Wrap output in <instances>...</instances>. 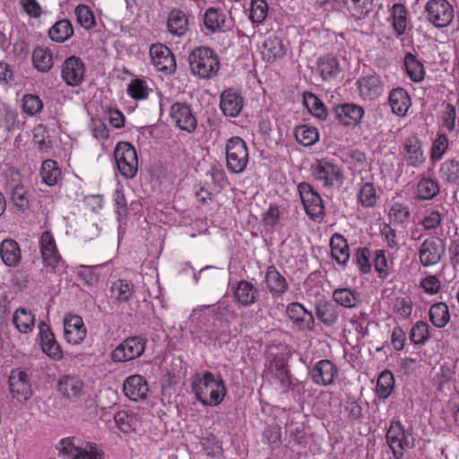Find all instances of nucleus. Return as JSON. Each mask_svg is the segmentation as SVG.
Wrapping results in <instances>:
<instances>
[{"label": "nucleus", "mask_w": 459, "mask_h": 459, "mask_svg": "<svg viewBox=\"0 0 459 459\" xmlns=\"http://www.w3.org/2000/svg\"><path fill=\"white\" fill-rule=\"evenodd\" d=\"M191 387L195 398L206 406L219 405L226 395V387L221 376L215 377L209 371L203 375L195 374L192 377Z\"/></svg>", "instance_id": "1"}, {"label": "nucleus", "mask_w": 459, "mask_h": 459, "mask_svg": "<svg viewBox=\"0 0 459 459\" xmlns=\"http://www.w3.org/2000/svg\"><path fill=\"white\" fill-rule=\"evenodd\" d=\"M187 60L191 74L201 80H210L217 76L221 66L217 52L210 47L194 48Z\"/></svg>", "instance_id": "2"}, {"label": "nucleus", "mask_w": 459, "mask_h": 459, "mask_svg": "<svg viewBox=\"0 0 459 459\" xmlns=\"http://www.w3.org/2000/svg\"><path fill=\"white\" fill-rule=\"evenodd\" d=\"M303 105L310 115H328L329 111L333 115H365L362 106L340 100H330L326 106L312 92H304Z\"/></svg>", "instance_id": "3"}, {"label": "nucleus", "mask_w": 459, "mask_h": 459, "mask_svg": "<svg viewBox=\"0 0 459 459\" xmlns=\"http://www.w3.org/2000/svg\"><path fill=\"white\" fill-rule=\"evenodd\" d=\"M56 448L63 459H105L103 450L97 444L86 442L81 446L74 437L61 439Z\"/></svg>", "instance_id": "4"}, {"label": "nucleus", "mask_w": 459, "mask_h": 459, "mask_svg": "<svg viewBox=\"0 0 459 459\" xmlns=\"http://www.w3.org/2000/svg\"><path fill=\"white\" fill-rule=\"evenodd\" d=\"M386 441L394 456L400 459L404 452L414 446V438L410 429H404L399 420L392 421L386 432Z\"/></svg>", "instance_id": "5"}, {"label": "nucleus", "mask_w": 459, "mask_h": 459, "mask_svg": "<svg viewBox=\"0 0 459 459\" xmlns=\"http://www.w3.org/2000/svg\"><path fill=\"white\" fill-rule=\"evenodd\" d=\"M248 162L246 143L238 136L231 137L226 144V166L230 172L239 174L245 170Z\"/></svg>", "instance_id": "6"}, {"label": "nucleus", "mask_w": 459, "mask_h": 459, "mask_svg": "<svg viewBox=\"0 0 459 459\" xmlns=\"http://www.w3.org/2000/svg\"><path fill=\"white\" fill-rule=\"evenodd\" d=\"M114 159L120 174L126 178H133L138 171V157L132 144L119 142L114 150Z\"/></svg>", "instance_id": "7"}, {"label": "nucleus", "mask_w": 459, "mask_h": 459, "mask_svg": "<svg viewBox=\"0 0 459 459\" xmlns=\"http://www.w3.org/2000/svg\"><path fill=\"white\" fill-rule=\"evenodd\" d=\"M426 20L436 28H446L455 17V10L447 0H429L424 6Z\"/></svg>", "instance_id": "8"}, {"label": "nucleus", "mask_w": 459, "mask_h": 459, "mask_svg": "<svg viewBox=\"0 0 459 459\" xmlns=\"http://www.w3.org/2000/svg\"><path fill=\"white\" fill-rule=\"evenodd\" d=\"M313 178L323 186H333L342 183L343 175L341 169L326 159L316 160L310 167Z\"/></svg>", "instance_id": "9"}, {"label": "nucleus", "mask_w": 459, "mask_h": 459, "mask_svg": "<svg viewBox=\"0 0 459 459\" xmlns=\"http://www.w3.org/2000/svg\"><path fill=\"white\" fill-rule=\"evenodd\" d=\"M298 192L307 215L312 220L323 218L325 214L323 200L311 185L306 182L299 183Z\"/></svg>", "instance_id": "10"}, {"label": "nucleus", "mask_w": 459, "mask_h": 459, "mask_svg": "<svg viewBox=\"0 0 459 459\" xmlns=\"http://www.w3.org/2000/svg\"><path fill=\"white\" fill-rule=\"evenodd\" d=\"M446 252L443 239L437 237L426 238L420 246L419 259L423 267L434 266L442 260Z\"/></svg>", "instance_id": "11"}, {"label": "nucleus", "mask_w": 459, "mask_h": 459, "mask_svg": "<svg viewBox=\"0 0 459 459\" xmlns=\"http://www.w3.org/2000/svg\"><path fill=\"white\" fill-rule=\"evenodd\" d=\"M40 254L44 266L51 268L52 272L61 271L65 268L53 235L49 231H44L40 237Z\"/></svg>", "instance_id": "12"}, {"label": "nucleus", "mask_w": 459, "mask_h": 459, "mask_svg": "<svg viewBox=\"0 0 459 459\" xmlns=\"http://www.w3.org/2000/svg\"><path fill=\"white\" fill-rule=\"evenodd\" d=\"M9 390L12 398L23 403L32 395V389L29 375L21 368H13L10 372Z\"/></svg>", "instance_id": "13"}, {"label": "nucleus", "mask_w": 459, "mask_h": 459, "mask_svg": "<svg viewBox=\"0 0 459 459\" xmlns=\"http://www.w3.org/2000/svg\"><path fill=\"white\" fill-rule=\"evenodd\" d=\"M85 74V64L79 56H71L65 58L61 65V78L68 86L81 85L84 81Z\"/></svg>", "instance_id": "14"}, {"label": "nucleus", "mask_w": 459, "mask_h": 459, "mask_svg": "<svg viewBox=\"0 0 459 459\" xmlns=\"http://www.w3.org/2000/svg\"><path fill=\"white\" fill-rule=\"evenodd\" d=\"M153 66L160 72L171 74L177 67L176 58L171 50L161 43L153 44L149 49Z\"/></svg>", "instance_id": "15"}, {"label": "nucleus", "mask_w": 459, "mask_h": 459, "mask_svg": "<svg viewBox=\"0 0 459 459\" xmlns=\"http://www.w3.org/2000/svg\"><path fill=\"white\" fill-rule=\"evenodd\" d=\"M266 370L279 382L284 393L289 392L291 388L292 381L288 363L283 354H271Z\"/></svg>", "instance_id": "16"}, {"label": "nucleus", "mask_w": 459, "mask_h": 459, "mask_svg": "<svg viewBox=\"0 0 459 459\" xmlns=\"http://www.w3.org/2000/svg\"><path fill=\"white\" fill-rule=\"evenodd\" d=\"M286 314L299 331H313L315 329L314 316L302 304L299 302L288 304Z\"/></svg>", "instance_id": "17"}, {"label": "nucleus", "mask_w": 459, "mask_h": 459, "mask_svg": "<svg viewBox=\"0 0 459 459\" xmlns=\"http://www.w3.org/2000/svg\"><path fill=\"white\" fill-rule=\"evenodd\" d=\"M87 328L82 318L74 314H67L64 317V336L67 342L79 344L86 337Z\"/></svg>", "instance_id": "18"}, {"label": "nucleus", "mask_w": 459, "mask_h": 459, "mask_svg": "<svg viewBox=\"0 0 459 459\" xmlns=\"http://www.w3.org/2000/svg\"><path fill=\"white\" fill-rule=\"evenodd\" d=\"M143 353V341L140 337L127 338L112 352L115 362H124L134 359Z\"/></svg>", "instance_id": "19"}, {"label": "nucleus", "mask_w": 459, "mask_h": 459, "mask_svg": "<svg viewBox=\"0 0 459 459\" xmlns=\"http://www.w3.org/2000/svg\"><path fill=\"white\" fill-rule=\"evenodd\" d=\"M337 373L338 369L332 361L321 359L313 366L309 376L314 384L326 386L333 383Z\"/></svg>", "instance_id": "20"}, {"label": "nucleus", "mask_w": 459, "mask_h": 459, "mask_svg": "<svg viewBox=\"0 0 459 459\" xmlns=\"http://www.w3.org/2000/svg\"><path fill=\"white\" fill-rule=\"evenodd\" d=\"M359 96L363 100H373L382 95L384 84L377 74H368L359 77L356 82Z\"/></svg>", "instance_id": "21"}, {"label": "nucleus", "mask_w": 459, "mask_h": 459, "mask_svg": "<svg viewBox=\"0 0 459 459\" xmlns=\"http://www.w3.org/2000/svg\"><path fill=\"white\" fill-rule=\"evenodd\" d=\"M39 338L42 351L52 359H60L63 357V353L49 325L42 321L39 324Z\"/></svg>", "instance_id": "22"}, {"label": "nucleus", "mask_w": 459, "mask_h": 459, "mask_svg": "<svg viewBox=\"0 0 459 459\" xmlns=\"http://www.w3.org/2000/svg\"><path fill=\"white\" fill-rule=\"evenodd\" d=\"M204 24L205 29L212 34L224 33L230 30L225 13L215 7H209L204 12Z\"/></svg>", "instance_id": "23"}, {"label": "nucleus", "mask_w": 459, "mask_h": 459, "mask_svg": "<svg viewBox=\"0 0 459 459\" xmlns=\"http://www.w3.org/2000/svg\"><path fill=\"white\" fill-rule=\"evenodd\" d=\"M404 158L407 166L419 168L425 160L426 157L422 149V142L416 135L407 137L403 144Z\"/></svg>", "instance_id": "24"}, {"label": "nucleus", "mask_w": 459, "mask_h": 459, "mask_svg": "<svg viewBox=\"0 0 459 459\" xmlns=\"http://www.w3.org/2000/svg\"><path fill=\"white\" fill-rule=\"evenodd\" d=\"M220 99L223 115H239L244 106V98L238 91L232 88L224 90Z\"/></svg>", "instance_id": "25"}, {"label": "nucleus", "mask_w": 459, "mask_h": 459, "mask_svg": "<svg viewBox=\"0 0 459 459\" xmlns=\"http://www.w3.org/2000/svg\"><path fill=\"white\" fill-rule=\"evenodd\" d=\"M233 298L235 301L243 307H250L254 305L258 299L259 290L250 281L241 280L236 287L232 289Z\"/></svg>", "instance_id": "26"}, {"label": "nucleus", "mask_w": 459, "mask_h": 459, "mask_svg": "<svg viewBox=\"0 0 459 459\" xmlns=\"http://www.w3.org/2000/svg\"><path fill=\"white\" fill-rule=\"evenodd\" d=\"M264 283L273 297H281L289 290L287 280L274 265L267 267Z\"/></svg>", "instance_id": "27"}, {"label": "nucleus", "mask_w": 459, "mask_h": 459, "mask_svg": "<svg viewBox=\"0 0 459 459\" xmlns=\"http://www.w3.org/2000/svg\"><path fill=\"white\" fill-rule=\"evenodd\" d=\"M316 71L323 81H332L338 77L342 69L335 56L325 55L316 61Z\"/></svg>", "instance_id": "28"}, {"label": "nucleus", "mask_w": 459, "mask_h": 459, "mask_svg": "<svg viewBox=\"0 0 459 459\" xmlns=\"http://www.w3.org/2000/svg\"><path fill=\"white\" fill-rule=\"evenodd\" d=\"M0 257L8 267H16L22 259V252L17 241L5 238L0 243Z\"/></svg>", "instance_id": "29"}, {"label": "nucleus", "mask_w": 459, "mask_h": 459, "mask_svg": "<svg viewBox=\"0 0 459 459\" xmlns=\"http://www.w3.org/2000/svg\"><path fill=\"white\" fill-rule=\"evenodd\" d=\"M390 21L395 37L401 38L404 35L409 24L408 10L404 4L399 3L393 4Z\"/></svg>", "instance_id": "30"}, {"label": "nucleus", "mask_w": 459, "mask_h": 459, "mask_svg": "<svg viewBox=\"0 0 459 459\" xmlns=\"http://www.w3.org/2000/svg\"><path fill=\"white\" fill-rule=\"evenodd\" d=\"M168 31L178 38L185 36L188 30V18L186 14L179 10L173 9L169 12L167 19Z\"/></svg>", "instance_id": "31"}, {"label": "nucleus", "mask_w": 459, "mask_h": 459, "mask_svg": "<svg viewBox=\"0 0 459 459\" xmlns=\"http://www.w3.org/2000/svg\"><path fill=\"white\" fill-rule=\"evenodd\" d=\"M263 56L269 63L282 58L285 54V47L281 38L275 35H269L263 43Z\"/></svg>", "instance_id": "32"}, {"label": "nucleus", "mask_w": 459, "mask_h": 459, "mask_svg": "<svg viewBox=\"0 0 459 459\" xmlns=\"http://www.w3.org/2000/svg\"><path fill=\"white\" fill-rule=\"evenodd\" d=\"M315 314L326 326H333L339 319V309L335 304L331 301H319L316 304Z\"/></svg>", "instance_id": "33"}, {"label": "nucleus", "mask_w": 459, "mask_h": 459, "mask_svg": "<svg viewBox=\"0 0 459 459\" xmlns=\"http://www.w3.org/2000/svg\"><path fill=\"white\" fill-rule=\"evenodd\" d=\"M332 257L340 265H346L350 259L349 246L344 237L334 233L330 240Z\"/></svg>", "instance_id": "34"}, {"label": "nucleus", "mask_w": 459, "mask_h": 459, "mask_svg": "<svg viewBox=\"0 0 459 459\" xmlns=\"http://www.w3.org/2000/svg\"><path fill=\"white\" fill-rule=\"evenodd\" d=\"M389 105L394 115H406L411 105L408 92L403 88H396L391 91L388 98Z\"/></svg>", "instance_id": "35"}, {"label": "nucleus", "mask_w": 459, "mask_h": 459, "mask_svg": "<svg viewBox=\"0 0 459 459\" xmlns=\"http://www.w3.org/2000/svg\"><path fill=\"white\" fill-rule=\"evenodd\" d=\"M380 195L374 183L362 182L357 193V201L363 208H373L377 204Z\"/></svg>", "instance_id": "36"}, {"label": "nucleus", "mask_w": 459, "mask_h": 459, "mask_svg": "<svg viewBox=\"0 0 459 459\" xmlns=\"http://www.w3.org/2000/svg\"><path fill=\"white\" fill-rule=\"evenodd\" d=\"M57 389L65 397L77 398L83 394V383L77 377L65 376L60 378Z\"/></svg>", "instance_id": "37"}, {"label": "nucleus", "mask_w": 459, "mask_h": 459, "mask_svg": "<svg viewBox=\"0 0 459 459\" xmlns=\"http://www.w3.org/2000/svg\"><path fill=\"white\" fill-rule=\"evenodd\" d=\"M13 324L21 333H30L35 327V316L31 311L19 307L13 313Z\"/></svg>", "instance_id": "38"}, {"label": "nucleus", "mask_w": 459, "mask_h": 459, "mask_svg": "<svg viewBox=\"0 0 459 459\" xmlns=\"http://www.w3.org/2000/svg\"><path fill=\"white\" fill-rule=\"evenodd\" d=\"M73 35L74 27L68 19H62L56 22L48 30L49 39L56 43H64Z\"/></svg>", "instance_id": "39"}, {"label": "nucleus", "mask_w": 459, "mask_h": 459, "mask_svg": "<svg viewBox=\"0 0 459 459\" xmlns=\"http://www.w3.org/2000/svg\"><path fill=\"white\" fill-rule=\"evenodd\" d=\"M374 0H346L347 11L355 21L366 19L373 10Z\"/></svg>", "instance_id": "40"}, {"label": "nucleus", "mask_w": 459, "mask_h": 459, "mask_svg": "<svg viewBox=\"0 0 459 459\" xmlns=\"http://www.w3.org/2000/svg\"><path fill=\"white\" fill-rule=\"evenodd\" d=\"M403 65L408 77L412 82H420L424 79L425 69L423 64L412 53L407 52L405 54Z\"/></svg>", "instance_id": "41"}, {"label": "nucleus", "mask_w": 459, "mask_h": 459, "mask_svg": "<svg viewBox=\"0 0 459 459\" xmlns=\"http://www.w3.org/2000/svg\"><path fill=\"white\" fill-rule=\"evenodd\" d=\"M32 62L38 71L42 73L48 72L54 65L51 49L37 47L32 53Z\"/></svg>", "instance_id": "42"}, {"label": "nucleus", "mask_w": 459, "mask_h": 459, "mask_svg": "<svg viewBox=\"0 0 459 459\" xmlns=\"http://www.w3.org/2000/svg\"><path fill=\"white\" fill-rule=\"evenodd\" d=\"M429 320L437 328L445 327L450 320V313L447 305L444 302L433 304L429 311Z\"/></svg>", "instance_id": "43"}, {"label": "nucleus", "mask_w": 459, "mask_h": 459, "mask_svg": "<svg viewBox=\"0 0 459 459\" xmlns=\"http://www.w3.org/2000/svg\"><path fill=\"white\" fill-rule=\"evenodd\" d=\"M438 193V183L429 178H421L416 186V198L419 200H432Z\"/></svg>", "instance_id": "44"}, {"label": "nucleus", "mask_w": 459, "mask_h": 459, "mask_svg": "<svg viewBox=\"0 0 459 459\" xmlns=\"http://www.w3.org/2000/svg\"><path fill=\"white\" fill-rule=\"evenodd\" d=\"M40 176L42 182L47 186L56 185L61 178V170L57 162L53 160H44L40 169Z\"/></svg>", "instance_id": "45"}, {"label": "nucleus", "mask_w": 459, "mask_h": 459, "mask_svg": "<svg viewBox=\"0 0 459 459\" xmlns=\"http://www.w3.org/2000/svg\"><path fill=\"white\" fill-rule=\"evenodd\" d=\"M333 300L344 307H355L360 302L358 291L349 288H340L333 292Z\"/></svg>", "instance_id": "46"}, {"label": "nucleus", "mask_w": 459, "mask_h": 459, "mask_svg": "<svg viewBox=\"0 0 459 459\" xmlns=\"http://www.w3.org/2000/svg\"><path fill=\"white\" fill-rule=\"evenodd\" d=\"M125 394L133 401L143 398V377L140 375L128 377L124 383Z\"/></svg>", "instance_id": "47"}, {"label": "nucleus", "mask_w": 459, "mask_h": 459, "mask_svg": "<svg viewBox=\"0 0 459 459\" xmlns=\"http://www.w3.org/2000/svg\"><path fill=\"white\" fill-rule=\"evenodd\" d=\"M294 136L298 143L303 146H311L318 141L319 134L317 129L307 125L296 126Z\"/></svg>", "instance_id": "48"}, {"label": "nucleus", "mask_w": 459, "mask_h": 459, "mask_svg": "<svg viewBox=\"0 0 459 459\" xmlns=\"http://www.w3.org/2000/svg\"><path fill=\"white\" fill-rule=\"evenodd\" d=\"M8 188L11 192V200L13 205L21 212H25L30 205L29 196L26 189L21 184H10Z\"/></svg>", "instance_id": "49"}, {"label": "nucleus", "mask_w": 459, "mask_h": 459, "mask_svg": "<svg viewBox=\"0 0 459 459\" xmlns=\"http://www.w3.org/2000/svg\"><path fill=\"white\" fill-rule=\"evenodd\" d=\"M268 4L265 0H251L249 4V19L252 23H262L268 14Z\"/></svg>", "instance_id": "50"}, {"label": "nucleus", "mask_w": 459, "mask_h": 459, "mask_svg": "<svg viewBox=\"0 0 459 459\" xmlns=\"http://www.w3.org/2000/svg\"><path fill=\"white\" fill-rule=\"evenodd\" d=\"M394 385V375L388 370L382 372L377 378L376 386L377 395L380 398H387L391 394Z\"/></svg>", "instance_id": "51"}, {"label": "nucleus", "mask_w": 459, "mask_h": 459, "mask_svg": "<svg viewBox=\"0 0 459 459\" xmlns=\"http://www.w3.org/2000/svg\"><path fill=\"white\" fill-rule=\"evenodd\" d=\"M74 13L78 23L85 30H91L95 26V16L89 6L79 4L76 6Z\"/></svg>", "instance_id": "52"}, {"label": "nucleus", "mask_w": 459, "mask_h": 459, "mask_svg": "<svg viewBox=\"0 0 459 459\" xmlns=\"http://www.w3.org/2000/svg\"><path fill=\"white\" fill-rule=\"evenodd\" d=\"M430 338L429 326L426 322L418 321L410 332V340L415 344H424Z\"/></svg>", "instance_id": "53"}, {"label": "nucleus", "mask_w": 459, "mask_h": 459, "mask_svg": "<svg viewBox=\"0 0 459 459\" xmlns=\"http://www.w3.org/2000/svg\"><path fill=\"white\" fill-rule=\"evenodd\" d=\"M110 292L114 299L119 301H126L131 297L133 288L127 281L117 280L113 282L110 288Z\"/></svg>", "instance_id": "54"}, {"label": "nucleus", "mask_w": 459, "mask_h": 459, "mask_svg": "<svg viewBox=\"0 0 459 459\" xmlns=\"http://www.w3.org/2000/svg\"><path fill=\"white\" fill-rule=\"evenodd\" d=\"M114 420L118 429L125 433L136 429L137 420L132 414L126 411H119L115 415Z\"/></svg>", "instance_id": "55"}, {"label": "nucleus", "mask_w": 459, "mask_h": 459, "mask_svg": "<svg viewBox=\"0 0 459 459\" xmlns=\"http://www.w3.org/2000/svg\"><path fill=\"white\" fill-rule=\"evenodd\" d=\"M441 178L455 183L459 178V161L452 159L445 161L440 168Z\"/></svg>", "instance_id": "56"}, {"label": "nucleus", "mask_w": 459, "mask_h": 459, "mask_svg": "<svg viewBox=\"0 0 459 459\" xmlns=\"http://www.w3.org/2000/svg\"><path fill=\"white\" fill-rule=\"evenodd\" d=\"M374 267L379 278L385 280L389 275L390 265L388 264L385 250L377 249L375 251Z\"/></svg>", "instance_id": "57"}, {"label": "nucleus", "mask_w": 459, "mask_h": 459, "mask_svg": "<svg viewBox=\"0 0 459 459\" xmlns=\"http://www.w3.org/2000/svg\"><path fill=\"white\" fill-rule=\"evenodd\" d=\"M22 107L26 115H37L41 111L43 103L39 96L26 94L23 96Z\"/></svg>", "instance_id": "58"}, {"label": "nucleus", "mask_w": 459, "mask_h": 459, "mask_svg": "<svg viewBox=\"0 0 459 459\" xmlns=\"http://www.w3.org/2000/svg\"><path fill=\"white\" fill-rule=\"evenodd\" d=\"M448 148V139L444 134H439L435 139L432 147L430 159L432 161L441 160Z\"/></svg>", "instance_id": "59"}, {"label": "nucleus", "mask_w": 459, "mask_h": 459, "mask_svg": "<svg viewBox=\"0 0 459 459\" xmlns=\"http://www.w3.org/2000/svg\"><path fill=\"white\" fill-rule=\"evenodd\" d=\"M89 126L92 136L96 139L105 140L108 137V129L101 117H92Z\"/></svg>", "instance_id": "60"}, {"label": "nucleus", "mask_w": 459, "mask_h": 459, "mask_svg": "<svg viewBox=\"0 0 459 459\" xmlns=\"http://www.w3.org/2000/svg\"><path fill=\"white\" fill-rule=\"evenodd\" d=\"M371 252L368 247L358 248L355 253V260L359 268V271L363 274H367L371 272L370 263Z\"/></svg>", "instance_id": "61"}, {"label": "nucleus", "mask_w": 459, "mask_h": 459, "mask_svg": "<svg viewBox=\"0 0 459 459\" xmlns=\"http://www.w3.org/2000/svg\"><path fill=\"white\" fill-rule=\"evenodd\" d=\"M394 311L402 318H407L412 311V302L410 298H396L394 303Z\"/></svg>", "instance_id": "62"}, {"label": "nucleus", "mask_w": 459, "mask_h": 459, "mask_svg": "<svg viewBox=\"0 0 459 459\" xmlns=\"http://www.w3.org/2000/svg\"><path fill=\"white\" fill-rule=\"evenodd\" d=\"M390 216L398 223H403L409 220L410 211L406 205L395 203L390 209Z\"/></svg>", "instance_id": "63"}, {"label": "nucleus", "mask_w": 459, "mask_h": 459, "mask_svg": "<svg viewBox=\"0 0 459 459\" xmlns=\"http://www.w3.org/2000/svg\"><path fill=\"white\" fill-rule=\"evenodd\" d=\"M421 288L429 295L437 294L441 288V282L436 275H428L420 281Z\"/></svg>", "instance_id": "64"}]
</instances>
